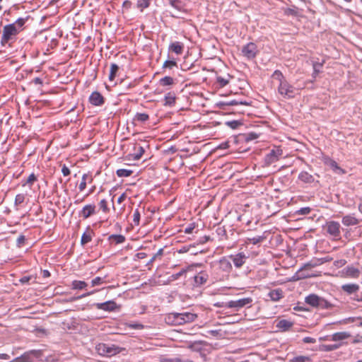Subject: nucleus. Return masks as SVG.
Listing matches in <instances>:
<instances>
[{
	"mask_svg": "<svg viewBox=\"0 0 362 362\" xmlns=\"http://www.w3.org/2000/svg\"><path fill=\"white\" fill-rule=\"evenodd\" d=\"M29 17L18 18L15 22L3 27L0 43L2 46L10 45L16 41L18 35L25 29V24Z\"/></svg>",
	"mask_w": 362,
	"mask_h": 362,
	"instance_id": "nucleus-1",
	"label": "nucleus"
},
{
	"mask_svg": "<svg viewBox=\"0 0 362 362\" xmlns=\"http://www.w3.org/2000/svg\"><path fill=\"white\" fill-rule=\"evenodd\" d=\"M272 77L279 82L277 90L283 98L290 99L296 96L298 90L287 81L281 71L275 70Z\"/></svg>",
	"mask_w": 362,
	"mask_h": 362,
	"instance_id": "nucleus-2",
	"label": "nucleus"
},
{
	"mask_svg": "<svg viewBox=\"0 0 362 362\" xmlns=\"http://www.w3.org/2000/svg\"><path fill=\"white\" fill-rule=\"evenodd\" d=\"M211 265L220 279L228 276L233 269L230 261L226 257H223L218 261L212 262Z\"/></svg>",
	"mask_w": 362,
	"mask_h": 362,
	"instance_id": "nucleus-3",
	"label": "nucleus"
},
{
	"mask_svg": "<svg viewBox=\"0 0 362 362\" xmlns=\"http://www.w3.org/2000/svg\"><path fill=\"white\" fill-rule=\"evenodd\" d=\"M253 304V299L251 297H245L234 300H230L223 305L218 303L215 304L216 307H224L226 308H233L235 311H239L243 308H250Z\"/></svg>",
	"mask_w": 362,
	"mask_h": 362,
	"instance_id": "nucleus-4",
	"label": "nucleus"
},
{
	"mask_svg": "<svg viewBox=\"0 0 362 362\" xmlns=\"http://www.w3.org/2000/svg\"><path fill=\"white\" fill-rule=\"evenodd\" d=\"M305 302L308 305L318 309H331L334 307V305L331 303L323 297L319 296L314 293L306 296L305 298Z\"/></svg>",
	"mask_w": 362,
	"mask_h": 362,
	"instance_id": "nucleus-5",
	"label": "nucleus"
},
{
	"mask_svg": "<svg viewBox=\"0 0 362 362\" xmlns=\"http://www.w3.org/2000/svg\"><path fill=\"white\" fill-rule=\"evenodd\" d=\"M42 352L40 350H30L25 352L21 356L16 358L14 362H33L35 358H38L41 356Z\"/></svg>",
	"mask_w": 362,
	"mask_h": 362,
	"instance_id": "nucleus-6",
	"label": "nucleus"
},
{
	"mask_svg": "<svg viewBox=\"0 0 362 362\" xmlns=\"http://www.w3.org/2000/svg\"><path fill=\"white\" fill-rule=\"evenodd\" d=\"M257 53V46L254 42H249L242 48V54L247 59H252L255 58Z\"/></svg>",
	"mask_w": 362,
	"mask_h": 362,
	"instance_id": "nucleus-7",
	"label": "nucleus"
},
{
	"mask_svg": "<svg viewBox=\"0 0 362 362\" xmlns=\"http://www.w3.org/2000/svg\"><path fill=\"white\" fill-rule=\"evenodd\" d=\"M332 258L329 257H325L322 258H313L310 262L305 263L301 268L299 269L298 273L301 272L304 269H310L320 265L323 264L324 263L330 262Z\"/></svg>",
	"mask_w": 362,
	"mask_h": 362,
	"instance_id": "nucleus-8",
	"label": "nucleus"
},
{
	"mask_svg": "<svg viewBox=\"0 0 362 362\" xmlns=\"http://www.w3.org/2000/svg\"><path fill=\"white\" fill-rule=\"evenodd\" d=\"M228 258L233 262L234 266L237 269L241 268L249 258L245 252H240L235 255H230Z\"/></svg>",
	"mask_w": 362,
	"mask_h": 362,
	"instance_id": "nucleus-9",
	"label": "nucleus"
},
{
	"mask_svg": "<svg viewBox=\"0 0 362 362\" xmlns=\"http://www.w3.org/2000/svg\"><path fill=\"white\" fill-rule=\"evenodd\" d=\"M327 232L336 239L340 238V224L337 221L327 223Z\"/></svg>",
	"mask_w": 362,
	"mask_h": 362,
	"instance_id": "nucleus-10",
	"label": "nucleus"
},
{
	"mask_svg": "<svg viewBox=\"0 0 362 362\" xmlns=\"http://www.w3.org/2000/svg\"><path fill=\"white\" fill-rule=\"evenodd\" d=\"M94 305L98 310L107 312L115 311L117 308V303L114 300H107L104 303H97Z\"/></svg>",
	"mask_w": 362,
	"mask_h": 362,
	"instance_id": "nucleus-11",
	"label": "nucleus"
},
{
	"mask_svg": "<svg viewBox=\"0 0 362 362\" xmlns=\"http://www.w3.org/2000/svg\"><path fill=\"white\" fill-rule=\"evenodd\" d=\"M281 156V151L273 149L265 156L264 162L268 165H271L272 163L276 162Z\"/></svg>",
	"mask_w": 362,
	"mask_h": 362,
	"instance_id": "nucleus-12",
	"label": "nucleus"
},
{
	"mask_svg": "<svg viewBox=\"0 0 362 362\" xmlns=\"http://www.w3.org/2000/svg\"><path fill=\"white\" fill-rule=\"evenodd\" d=\"M89 102L95 106H100L104 104L105 99L103 96L98 91L93 92L89 97Z\"/></svg>",
	"mask_w": 362,
	"mask_h": 362,
	"instance_id": "nucleus-13",
	"label": "nucleus"
},
{
	"mask_svg": "<svg viewBox=\"0 0 362 362\" xmlns=\"http://www.w3.org/2000/svg\"><path fill=\"white\" fill-rule=\"evenodd\" d=\"M98 351H102V354L107 355H115L119 353V347L112 345V346H108L105 344H99Z\"/></svg>",
	"mask_w": 362,
	"mask_h": 362,
	"instance_id": "nucleus-14",
	"label": "nucleus"
},
{
	"mask_svg": "<svg viewBox=\"0 0 362 362\" xmlns=\"http://www.w3.org/2000/svg\"><path fill=\"white\" fill-rule=\"evenodd\" d=\"M165 322L171 325H181L180 313H173L168 314L165 317Z\"/></svg>",
	"mask_w": 362,
	"mask_h": 362,
	"instance_id": "nucleus-15",
	"label": "nucleus"
},
{
	"mask_svg": "<svg viewBox=\"0 0 362 362\" xmlns=\"http://www.w3.org/2000/svg\"><path fill=\"white\" fill-rule=\"evenodd\" d=\"M209 276L207 273L204 271H202L199 272L194 277V286H201L205 284L208 280Z\"/></svg>",
	"mask_w": 362,
	"mask_h": 362,
	"instance_id": "nucleus-16",
	"label": "nucleus"
},
{
	"mask_svg": "<svg viewBox=\"0 0 362 362\" xmlns=\"http://www.w3.org/2000/svg\"><path fill=\"white\" fill-rule=\"evenodd\" d=\"M95 204H87L80 211V216L84 219L88 218L90 216L95 214Z\"/></svg>",
	"mask_w": 362,
	"mask_h": 362,
	"instance_id": "nucleus-17",
	"label": "nucleus"
},
{
	"mask_svg": "<svg viewBox=\"0 0 362 362\" xmlns=\"http://www.w3.org/2000/svg\"><path fill=\"white\" fill-rule=\"evenodd\" d=\"M134 152L130 153L129 156L134 160H139L145 152V148L140 144H136L134 147Z\"/></svg>",
	"mask_w": 362,
	"mask_h": 362,
	"instance_id": "nucleus-18",
	"label": "nucleus"
},
{
	"mask_svg": "<svg viewBox=\"0 0 362 362\" xmlns=\"http://www.w3.org/2000/svg\"><path fill=\"white\" fill-rule=\"evenodd\" d=\"M169 51L175 53L177 55L182 54L184 50V44L181 42H173L169 45Z\"/></svg>",
	"mask_w": 362,
	"mask_h": 362,
	"instance_id": "nucleus-19",
	"label": "nucleus"
},
{
	"mask_svg": "<svg viewBox=\"0 0 362 362\" xmlns=\"http://www.w3.org/2000/svg\"><path fill=\"white\" fill-rule=\"evenodd\" d=\"M94 235V231L88 226L86 231L82 234L81 238V244L85 245L92 240L93 236Z\"/></svg>",
	"mask_w": 362,
	"mask_h": 362,
	"instance_id": "nucleus-20",
	"label": "nucleus"
},
{
	"mask_svg": "<svg viewBox=\"0 0 362 362\" xmlns=\"http://www.w3.org/2000/svg\"><path fill=\"white\" fill-rule=\"evenodd\" d=\"M267 296L270 298L271 300L276 302L284 298V292L281 288H276L271 290Z\"/></svg>",
	"mask_w": 362,
	"mask_h": 362,
	"instance_id": "nucleus-21",
	"label": "nucleus"
},
{
	"mask_svg": "<svg viewBox=\"0 0 362 362\" xmlns=\"http://www.w3.org/2000/svg\"><path fill=\"white\" fill-rule=\"evenodd\" d=\"M341 222L346 226H351L358 224L359 221L354 214H348L342 218Z\"/></svg>",
	"mask_w": 362,
	"mask_h": 362,
	"instance_id": "nucleus-22",
	"label": "nucleus"
},
{
	"mask_svg": "<svg viewBox=\"0 0 362 362\" xmlns=\"http://www.w3.org/2000/svg\"><path fill=\"white\" fill-rule=\"evenodd\" d=\"M197 317L195 313L185 312L180 313L181 325L194 322Z\"/></svg>",
	"mask_w": 362,
	"mask_h": 362,
	"instance_id": "nucleus-23",
	"label": "nucleus"
},
{
	"mask_svg": "<svg viewBox=\"0 0 362 362\" xmlns=\"http://www.w3.org/2000/svg\"><path fill=\"white\" fill-rule=\"evenodd\" d=\"M298 179L305 184H311L315 181L313 175L306 171H302L299 173Z\"/></svg>",
	"mask_w": 362,
	"mask_h": 362,
	"instance_id": "nucleus-24",
	"label": "nucleus"
},
{
	"mask_svg": "<svg viewBox=\"0 0 362 362\" xmlns=\"http://www.w3.org/2000/svg\"><path fill=\"white\" fill-rule=\"evenodd\" d=\"M169 2V4L175 8L178 11L181 12H185V0H168Z\"/></svg>",
	"mask_w": 362,
	"mask_h": 362,
	"instance_id": "nucleus-25",
	"label": "nucleus"
},
{
	"mask_svg": "<svg viewBox=\"0 0 362 362\" xmlns=\"http://www.w3.org/2000/svg\"><path fill=\"white\" fill-rule=\"evenodd\" d=\"M175 93L174 92H168L165 95L163 105L165 106H173L175 103Z\"/></svg>",
	"mask_w": 362,
	"mask_h": 362,
	"instance_id": "nucleus-26",
	"label": "nucleus"
},
{
	"mask_svg": "<svg viewBox=\"0 0 362 362\" xmlns=\"http://www.w3.org/2000/svg\"><path fill=\"white\" fill-rule=\"evenodd\" d=\"M341 289L348 294H351L359 290V286L356 284H346L341 286Z\"/></svg>",
	"mask_w": 362,
	"mask_h": 362,
	"instance_id": "nucleus-27",
	"label": "nucleus"
},
{
	"mask_svg": "<svg viewBox=\"0 0 362 362\" xmlns=\"http://www.w3.org/2000/svg\"><path fill=\"white\" fill-rule=\"evenodd\" d=\"M325 163L327 165H329L334 172L336 173H344V171L343 169H341L337 164V163L329 158H326L325 159Z\"/></svg>",
	"mask_w": 362,
	"mask_h": 362,
	"instance_id": "nucleus-28",
	"label": "nucleus"
},
{
	"mask_svg": "<svg viewBox=\"0 0 362 362\" xmlns=\"http://www.w3.org/2000/svg\"><path fill=\"white\" fill-rule=\"evenodd\" d=\"M218 105L221 108L225 109V107H224L225 106H233V105H244L249 106L250 103L246 101H238L236 100H231L226 101V102H220Z\"/></svg>",
	"mask_w": 362,
	"mask_h": 362,
	"instance_id": "nucleus-29",
	"label": "nucleus"
},
{
	"mask_svg": "<svg viewBox=\"0 0 362 362\" xmlns=\"http://www.w3.org/2000/svg\"><path fill=\"white\" fill-rule=\"evenodd\" d=\"M108 240L111 244H121L125 241V237L120 234H112L108 237Z\"/></svg>",
	"mask_w": 362,
	"mask_h": 362,
	"instance_id": "nucleus-30",
	"label": "nucleus"
},
{
	"mask_svg": "<svg viewBox=\"0 0 362 362\" xmlns=\"http://www.w3.org/2000/svg\"><path fill=\"white\" fill-rule=\"evenodd\" d=\"M231 78L232 77L228 74L226 76H217L216 84L219 88H223L229 83Z\"/></svg>",
	"mask_w": 362,
	"mask_h": 362,
	"instance_id": "nucleus-31",
	"label": "nucleus"
},
{
	"mask_svg": "<svg viewBox=\"0 0 362 362\" xmlns=\"http://www.w3.org/2000/svg\"><path fill=\"white\" fill-rule=\"evenodd\" d=\"M351 337V334L346 332H339L332 335V340L334 341L346 339Z\"/></svg>",
	"mask_w": 362,
	"mask_h": 362,
	"instance_id": "nucleus-32",
	"label": "nucleus"
},
{
	"mask_svg": "<svg viewBox=\"0 0 362 362\" xmlns=\"http://www.w3.org/2000/svg\"><path fill=\"white\" fill-rule=\"evenodd\" d=\"M345 274L349 277L357 278L360 274V271L354 267L349 266L345 268Z\"/></svg>",
	"mask_w": 362,
	"mask_h": 362,
	"instance_id": "nucleus-33",
	"label": "nucleus"
},
{
	"mask_svg": "<svg viewBox=\"0 0 362 362\" xmlns=\"http://www.w3.org/2000/svg\"><path fill=\"white\" fill-rule=\"evenodd\" d=\"M293 326V322L287 320H281L278 322L276 327L282 331H287Z\"/></svg>",
	"mask_w": 362,
	"mask_h": 362,
	"instance_id": "nucleus-34",
	"label": "nucleus"
},
{
	"mask_svg": "<svg viewBox=\"0 0 362 362\" xmlns=\"http://www.w3.org/2000/svg\"><path fill=\"white\" fill-rule=\"evenodd\" d=\"M37 176L34 173H31L26 180H22V186L25 187L28 186L30 189H31L32 186L33 185L34 182L37 181Z\"/></svg>",
	"mask_w": 362,
	"mask_h": 362,
	"instance_id": "nucleus-35",
	"label": "nucleus"
},
{
	"mask_svg": "<svg viewBox=\"0 0 362 362\" xmlns=\"http://www.w3.org/2000/svg\"><path fill=\"white\" fill-rule=\"evenodd\" d=\"M119 69V67L116 64H111L110 68V74H109V80L110 81H113L117 76V74Z\"/></svg>",
	"mask_w": 362,
	"mask_h": 362,
	"instance_id": "nucleus-36",
	"label": "nucleus"
},
{
	"mask_svg": "<svg viewBox=\"0 0 362 362\" xmlns=\"http://www.w3.org/2000/svg\"><path fill=\"white\" fill-rule=\"evenodd\" d=\"M88 284L84 281L74 280L72 281L71 288L72 289L82 290L87 287Z\"/></svg>",
	"mask_w": 362,
	"mask_h": 362,
	"instance_id": "nucleus-37",
	"label": "nucleus"
},
{
	"mask_svg": "<svg viewBox=\"0 0 362 362\" xmlns=\"http://www.w3.org/2000/svg\"><path fill=\"white\" fill-rule=\"evenodd\" d=\"M148 119L149 115L148 114L137 112L134 117V121L140 123H144L148 121Z\"/></svg>",
	"mask_w": 362,
	"mask_h": 362,
	"instance_id": "nucleus-38",
	"label": "nucleus"
},
{
	"mask_svg": "<svg viewBox=\"0 0 362 362\" xmlns=\"http://www.w3.org/2000/svg\"><path fill=\"white\" fill-rule=\"evenodd\" d=\"M25 194L22 193L16 194L14 200V206L16 210L19 209V206L25 202Z\"/></svg>",
	"mask_w": 362,
	"mask_h": 362,
	"instance_id": "nucleus-39",
	"label": "nucleus"
},
{
	"mask_svg": "<svg viewBox=\"0 0 362 362\" xmlns=\"http://www.w3.org/2000/svg\"><path fill=\"white\" fill-rule=\"evenodd\" d=\"M266 238H267V237L264 235H257V236H255L253 238H247L246 243H252L253 245H257V244L260 243L262 241H264Z\"/></svg>",
	"mask_w": 362,
	"mask_h": 362,
	"instance_id": "nucleus-40",
	"label": "nucleus"
},
{
	"mask_svg": "<svg viewBox=\"0 0 362 362\" xmlns=\"http://www.w3.org/2000/svg\"><path fill=\"white\" fill-rule=\"evenodd\" d=\"M151 0H137L136 7L142 12L145 8L149 7Z\"/></svg>",
	"mask_w": 362,
	"mask_h": 362,
	"instance_id": "nucleus-41",
	"label": "nucleus"
},
{
	"mask_svg": "<svg viewBox=\"0 0 362 362\" xmlns=\"http://www.w3.org/2000/svg\"><path fill=\"white\" fill-rule=\"evenodd\" d=\"M141 211L139 209H136L133 214V223L132 225L138 226L140 223Z\"/></svg>",
	"mask_w": 362,
	"mask_h": 362,
	"instance_id": "nucleus-42",
	"label": "nucleus"
},
{
	"mask_svg": "<svg viewBox=\"0 0 362 362\" xmlns=\"http://www.w3.org/2000/svg\"><path fill=\"white\" fill-rule=\"evenodd\" d=\"M159 83L163 86H170L174 83V79L171 76H165L160 79Z\"/></svg>",
	"mask_w": 362,
	"mask_h": 362,
	"instance_id": "nucleus-43",
	"label": "nucleus"
},
{
	"mask_svg": "<svg viewBox=\"0 0 362 362\" xmlns=\"http://www.w3.org/2000/svg\"><path fill=\"white\" fill-rule=\"evenodd\" d=\"M161 362H193L189 359H182L179 357L176 358H163L160 360Z\"/></svg>",
	"mask_w": 362,
	"mask_h": 362,
	"instance_id": "nucleus-44",
	"label": "nucleus"
},
{
	"mask_svg": "<svg viewBox=\"0 0 362 362\" xmlns=\"http://www.w3.org/2000/svg\"><path fill=\"white\" fill-rule=\"evenodd\" d=\"M311 359L308 356H298L289 359L288 362H310Z\"/></svg>",
	"mask_w": 362,
	"mask_h": 362,
	"instance_id": "nucleus-45",
	"label": "nucleus"
},
{
	"mask_svg": "<svg viewBox=\"0 0 362 362\" xmlns=\"http://www.w3.org/2000/svg\"><path fill=\"white\" fill-rule=\"evenodd\" d=\"M324 62H313V77L316 78L317 74L320 72V69L323 66Z\"/></svg>",
	"mask_w": 362,
	"mask_h": 362,
	"instance_id": "nucleus-46",
	"label": "nucleus"
},
{
	"mask_svg": "<svg viewBox=\"0 0 362 362\" xmlns=\"http://www.w3.org/2000/svg\"><path fill=\"white\" fill-rule=\"evenodd\" d=\"M133 173V171L132 170H127V169H118L116 171V174L118 177H129Z\"/></svg>",
	"mask_w": 362,
	"mask_h": 362,
	"instance_id": "nucleus-47",
	"label": "nucleus"
},
{
	"mask_svg": "<svg viewBox=\"0 0 362 362\" xmlns=\"http://www.w3.org/2000/svg\"><path fill=\"white\" fill-rule=\"evenodd\" d=\"M98 205L103 212L107 214L110 211V209L107 206V202L106 199H103L100 200Z\"/></svg>",
	"mask_w": 362,
	"mask_h": 362,
	"instance_id": "nucleus-48",
	"label": "nucleus"
},
{
	"mask_svg": "<svg viewBox=\"0 0 362 362\" xmlns=\"http://www.w3.org/2000/svg\"><path fill=\"white\" fill-rule=\"evenodd\" d=\"M174 66H177V64L175 60H166L163 64V69H172Z\"/></svg>",
	"mask_w": 362,
	"mask_h": 362,
	"instance_id": "nucleus-49",
	"label": "nucleus"
},
{
	"mask_svg": "<svg viewBox=\"0 0 362 362\" xmlns=\"http://www.w3.org/2000/svg\"><path fill=\"white\" fill-rule=\"evenodd\" d=\"M187 269H182L181 271H180L179 272L176 273V274H172L170 277H169V280L170 281H175V280H177L178 279L180 276H182V275H184L186 272H187Z\"/></svg>",
	"mask_w": 362,
	"mask_h": 362,
	"instance_id": "nucleus-50",
	"label": "nucleus"
},
{
	"mask_svg": "<svg viewBox=\"0 0 362 362\" xmlns=\"http://www.w3.org/2000/svg\"><path fill=\"white\" fill-rule=\"evenodd\" d=\"M284 13L287 16H298V11L297 8H287L284 11Z\"/></svg>",
	"mask_w": 362,
	"mask_h": 362,
	"instance_id": "nucleus-51",
	"label": "nucleus"
},
{
	"mask_svg": "<svg viewBox=\"0 0 362 362\" xmlns=\"http://www.w3.org/2000/svg\"><path fill=\"white\" fill-rule=\"evenodd\" d=\"M87 178H88V175L87 174H83V176H82L81 181V182H80V184L78 185V189H79L80 192H82V191H83L86 189Z\"/></svg>",
	"mask_w": 362,
	"mask_h": 362,
	"instance_id": "nucleus-52",
	"label": "nucleus"
},
{
	"mask_svg": "<svg viewBox=\"0 0 362 362\" xmlns=\"http://www.w3.org/2000/svg\"><path fill=\"white\" fill-rule=\"evenodd\" d=\"M25 243V237L23 235H20L16 240V246L19 248L22 247Z\"/></svg>",
	"mask_w": 362,
	"mask_h": 362,
	"instance_id": "nucleus-53",
	"label": "nucleus"
},
{
	"mask_svg": "<svg viewBox=\"0 0 362 362\" xmlns=\"http://www.w3.org/2000/svg\"><path fill=\"white\" fill-rule=\"evenodd\" d=\"M103 283H104V279L102 277H100V276H97L91 281V286H96L101 285Z\"/></svg>",
	"mask_w": 362,
	"mask_h": 362,
	"instance_id": "nucleus-54",
	"label": "nucleus"
},
{
	"mask_svg": "<svg viewBox=\"0 0 362 362\" xmlns=\"http://www.w3.org/2000/svg\"><path fill=\"white\" fill-rule=\"evenodd\" d=\"M311 209L310 207H303L300 208L299 210L296 211V214L298 215H308L310 213Z\"/></svg>",
	"mask_w": 362,
	"mask_h": 362,
	"instance_id": "nucleus-55",
	"label": "nucleus"
},
{
	"mask_svg": "<svg viewBox=\"0 0 362 362\" xmlns=\"http://www.w3.org/2000/svg\"><path fill=\"white\" fill-rule=\"evenodd\" d=\"M341 344H328V345H325L324 347V350L326 351H334V350H336L337 349H339L340 347Z\"/></svg>",
	"mask_w": 362,
	"mask_h": 362,
	"instance_id": "nucleus-56",
	"label": "nucleus"
},
{
	"mask_svg": "<svg viewBox=\"0 0 362 362\" xmlns=\"http://www.w3.org/2000/svg\"><path fill=\"white\" fill-rule=\"evenodd\" d=\"M216 231L218 235L226 236V237L227 236L226 230L223 226L218 227L216 228Z\"/></svg>",
	"mask_w": 362,
	"mask_h": 362,
	"instance_id": "nucleus-57",
	"label": "nucleus"
},
{
	"mask_svg": "<svg viewBox=\"0 0 362 362\" xmlns=\"http://www.w3.org/2000/svg\"><path fill=\"white\" fill-rule=\"evenodd\" d=\"M195 228V223H192L189 224L185 228V233L187 234H190L192 233L193 230Z\"/></svg>",
	"mask_w": 362,
	"mask_h": 362,
	"instance_id": "nucleus-58",
	"label": "nucleus"
},
{
	"mask_svg": "<svg viewBox=\"0 0 362 362\" xmlns=\"http://www.w3.org/2000/svg\"><path fill=\"white\" fill-rule=\"evenodd\" d=\"M62 173L64 176H68L70 175L71 171L69 168L65 164H64L62 168Z\"/></svg>",
	"mask_w": 362,
	"mask_h": 362,
	"instance_id": "nucleus-59",
	"label": "nucleus"
},
{
	"mask_svg": "<svg viewBox=\"0 0 362 362\" xmlns=\"http://www.w3.org/2000/svg\"><path fill=\"white\" fill-rule=\"evenodd\" d=\"M209 240H211L210 236L204 235V236L200 238L199 240H198V242H199V244L203 245V244H205L206 243H207Z\"/></svg>",
	"mask_w": 362,
	"mask_h": 362,
	"instance_id": "nucleus-60",
	"label": "nucleus"
},
{
	"mask_svg": "<svg viewBox=\"0 0 362 362\" xmlns=\"http://www.w3.org/2000/svg\"><path fill=\"white\" fill-rule=\"evenodd\" d=\"M32 279V276H24L23 277H21L20 279H19V281L20 283H21L22 284H27L29 282V281Z\"/></svg>",
	"mask_w": 362,
	"mask_h": 362,
	"instance_id": "nucleus-61",
	"label": "nucleus"
},
{
	"mask_svg": "<svg viewBox=\"0 0 362 362\" xmlns=\"http://www.w3.org/2000/svg\"><path fill=\"white\" fill-rule=\"evenodd\" d=\"M208 333L211 334L213 337H221V330H209L208 331Z\"/></svg>",
	"mask_w": 362,
	"mask_h": 362,
	"instance_id": "nucleus-62",
	"label": "nucleus"
},
{
	"mask_svg": "<svg viewBox=\"0 0 362 362\" xmlns=\"http://www.w3.org/2000/svg\"><path fill=\"white\" fill-rule=\"evenodd\" d=\"M132 2L129 0H125L124 2H123V4H122V7L123 8H125L127 10L129 9L131 7H132Z\"/></svg>",
	"mask_w": 362,
	"mask_h": 362,
	"instance_id": "nucleus-63",
	"label": "nucleus"
},
{
	"mask_svg": "<svg viewBox=\"0 0 362 362\" xmlns=\"http://www.w3.org/2000/svg\"><path fill=\"white\" fill-rule=\"evenodd\" d=\"M303 342L308 343V344H313L315 342V339L310 337H305L303 339Z\"/></svg>",
	"mask_w": 362,
	"mask_h": 362,
	"instance_id": "nucleus-64",
	"label": "nucleus"
}]
</instances>
